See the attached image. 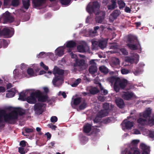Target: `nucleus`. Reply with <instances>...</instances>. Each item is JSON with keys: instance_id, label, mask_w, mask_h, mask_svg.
<instances>
[{"instance_id": "obj_34", "label": "nucleus", "mask_w": 154, "mask_h": 154, "mask_svg": "<svg viewBox=\"0 0 154 154\" xmlns=\"http://www.w3.org/2000/svg\"><path fill=\"white\" fill-rule=\"evenodd\" d=\"M117 3L119 5V8L120 9H122L125 7V4L122 0H119L117 1Z\"/></svg>"}, {"instance_id": "obj_18", "label": "nucleus", "mask_w": 154, "mask_h": 154, "mask_svg": "<svg viewBox=\"0 0 154 154\" xmlns=\"http://www.w3.org/2000/svg\"><path fill=\"white\" fill-rule=\"evenodd\" d=\"M9 92L6 94V97H7L11 98L14 97L15 95V93L17 91L16 88H13L10 90L8 91Z\"/></svg>"}, {"instance_id": "obj_40", "label": "nucleus", "mask_w": 154, "mask_h": 154, "mask_svg": "<svg viewBox=\"0 0 154 154\" xmlns=\"http://www.w3.org/2000/svg\"><path fill=\"white\" fill-rule=\"evenodd\" d=\"M127 45L131 50H136L138 49L137 46L135 45L128 44Z\"/></svg>"}, {"instance_id": "obj_63", "label": "nucleus", "mask_w": 154, "mask_h": 154, "mask_svg": "<svg viewBox=\"0 0 154 154\" xmlns=\"http://www.w3.org/2000/svg\"><path fill=\"white\" fill-rule=\"evenodd\" d=\"M134 133L135 134H140V131L137 129H134Z\"/></svg>"}, {"instance_id": "obj_61", "label": "nucleus", "mask_w": 154, "mask_h": 154, "mask_svg": "<svg viewBox=\"0 0 154 154\" xmlns=\"http://www.w3.org/2000/svg\"><path fill=\"white\" fill-rule=\"evenodd\" d=\"M20 144L22 147H24L26 146V142L24 140H22L20 142Z\"/></svg>"}, {"instance_id": "obj_33", "label": "nucleus", "mask_w": 154, "mask_h": 154, "mask_svg": "<svg viewBox=\"0 0 154 154\" xmlns=\"http://www.w3.org/2000/svg\"><path fill=\"white\" fill-rule=\"evenodd\" d=\"M90 93L92 94H95L100 92V90L96 87L92 88L89 90Z\"/></svg>"}, {"instance_id": "obj_25", "label": "nucleus", "mask_w": 154, "mask_h": 154, "mask_svg": "<svg viewBox=\"0 0 154 154\" xmlns=\"http://www.w3.org/2000/svg\"><path fill=\"white\" fill-rule=\"evenodd\" d=\"M53 73L54 74H57L59 75H63L64 73V70L62 69H60L59 68H56L54 69Z\"/></svg>"}, {"instance_id": "obj_64", "label": "nucleus", "mask_w": 154, "mask_h": 154, "mask_svg": "<svg viewBox=\"0 0 154 154\" xmlns=\"http://www.w3.org/2000/svg\"><path fill=\"white\" fill-rule=\"evenodd\" d=\"M125 12L127 13H130L131 10L129 8V7L126 6L125 9Z\"/></svg>"}, {"instance_id": "obj_6", "label": "nucleus", "mask_w": 154, "mask_h": 154, "mask_svg": "<svg viewBox=\"0 0 154 154\" xmlns=\"http://www.w3.org/2000/svg\"><path fill=\"white\" fill-rule=\"evenodd\" d=\"M37 91L32 92L29 96L26 99L27 102L30 104L35 103L36 101V94Z\"/></svg>"}, {"instance_id": "obj_14", "label": "nucleus", "mask_w": 154, "mask_h": 154, "mask_svg": "<svg viewBox=\"0 0 154 154\" xmlns=\"http://www.w3.org/2000/svg\"><path fill=\"white\" fill-rule=\"evenodd\" d=\"M85 64V60L80 59H77L76 60L75 63H74V66H79L81 67L83 66Z\"/></svg>"}, {"instance_id": "obj_44", "label": "nucleus", "mask_w": 154, "mask_h": 154, "mask_svg": "<svg viewBox=\"0 0 154 154\" xmlns=\"http://www.w3.org/2000/svg\"><path fill=\"white\" fill-rule=\"evenodd\" d=\"M19 0H12L11 5L14 7H17L19 4Z\"/></svg>"}, {"instance_id": "obj_28", "label": "nucleus", "mask_w": 154, "mask_h": 154, "mask_svg": "<svg viewBox=\"0 0 154 154\" xmlns=\"http://www.w3.org/2000/svg\"><path fill=\"white\" fill-rule=\"evenodd\" d=\"M22 3L24 8L26 9L27 10L30 5V2L29 0L26 1L23 0Z\"/></svg>"}, {"instance_id": "obj_21", "label": "nucleus", "mask_w": 154, "mask_h": 154, "mask_svg": "<svg viewBox=\"0 0 154 154\" xmlns=\"http://www.w3.org/2000/svg\"><path fill=\"white\" fill-rule=\"evenodd\" d=\"M64 50L63 47H60L56 50V55L58 56L61 57L64 54Z\"/></svg>"}, {"instance_id": "obj_43", "label": "nucleus", "mask_w": 154, "mask_h": 154, "mask_svg": "<svg viewBox=\"0 0 154 154\" xmlns=\"http://www.w3.org/2000/svg\"><path fill=\"white\" fill-rule=\"evenodd\" d=\"M81 79L80 78L77 79L71 85V86L72 87H76L81 82Z\"/></svg>"}, {"instance_id": "obj_19", "label": "nucleus", "mask_w": 154, "mask_h": 154, "mask_svg": "<svg viewBox=\"0 0 154 154\" xmlns=\"http://www.w3.org/2000/svg\"><path fill=\"white\" fill-rule=\"evenodd\" d=\"M116 103L119 108H122L124 107L125 103L123 100L121 98H118L116 100Z\"/></svg>"}, {"instance_id": "obj_37", "label": "nucleus", "mask_w": 154, "mask_h": 154, "mask_svg": "<svg viewBox=\"0 0 154 154\" xmlns=\"http://www.w3.org/2000/svg\"><path fill=\"white\" fill-rule=\"evenodd\" d=\"M146 122L147 120L146 119H143L141 118H139L137 120V123L142 125H145Z\"/></svg>"}, {"instance_id": "obj_47", "label": "nucleus", "mask_w": 154, "mask_h": 154, "mask_svg": "<svg viewBox=\"0 0 154 154\" xmlns=\"http://www.w3.org/2000/svg\"><path fill=\"white\" fill-rule=\"evenodd\" d=\"M27 73L30 75L33 76L34 74V72L32 69L31 68H29L27 70Z\"/></svg>"}, {"instance_id": "obj_2", "label": "nucleus", "mask_w": 154, "mask_h": 154, "mask_svg": "<svg viewBox=\"0 0 154 154\" xmlns=\"http://www.w3.org/2000/svg\"><path fill=\"white\" fill-rule=\"evenodd\" d=\"M100 5L97 1L90 2L86 7L87 11L90 14L93 13L97 14L100 9Z\"/></svg>"}, {"instance_id": "obj_38", "label": "nucleus", "mask_w": 154, "mask_h": 154, "mask_svg": "<svg viewBox=\"0 0 154 154\" xmlns=\"http://www.w3.org/2000/svg\"><path fill=\"white\" fill-rule=\"evenodd\" d=\"M77 49L78 52L84 53L85 52V47L83 45H79L77 47Z\"/></svg>"}, {"instance_id": "obj_50", "label": "nucleus", "mask_w": 154, "mask_h": 154, "mask_svg": "<svg viewBox=\"0 0 154 154\" xmlns=\"http://www.w3.org/2000/svg\"><path fill=\"white\" fill-rule=\"evenodd\" d=\"M120 50L123 54L126 55H128V52L125 48H121L120 49Z\"/></svg>"}, {"instance_id": "obj_22", "label": "nucleus", "mask_w": 154, "mask_h": 154, "mask_svg": "<svg viewBox=\"0 0 154 154\" xmlns=\"http://www.w3.org/2000/svg\"><path fill=\"white\" fill-rule=\"evenodd\" d=\"M76 45L75 42L71 40L67 42L66 46L68 48H73L76 47Z\"/></svg>"}, {"instance_id": "obj_58", "label": "nucleus", "mask_w": 154, "mask_h": 154, "mask_svg": "<svg viewBox=\"0 0 154 154\" xmlns=\"http://www.w3.org/2000/svg\"><path fill=\"white\" fill-rule=\"evenodd\" d=\"M3 44L4 48H6L7 47L8 45V41L5 40L3 39Z\"/></svg>"}, {"instance_id": "obj_3", "label": "nucleus", "mask_w": 154, "mask_h": 154, "mask_svg": "<svg viewBox=\"0 0 154 154\" xmlns=\"http://www.w3.org/2000/svg\"><path fill=\"white\" fill-rule=\"evenodd\" d=\"M117 81L118 82L117 85L118 87L117 89L115 90L116 92H119L120 90L121 89H124L127 86L128 82V81L124 79H121L119 78Z\"/></svg>"}, {"instance_id": "obj_31", "label": "nucleus", "mask_w": 154, "mask_h": 154, "mask_svg": "<svg viewBox=\"0 0 154 154\" xmlns=\"http://www.w3.org/2000/svg\"><path fill=\"white\" fill-rule=\"evenodd\" d=\"M100 71L104 74H106L109 72L108 69L105 66H101L99 68Z\"/></svg>"}, {"instance_id": "obj_54", "label": "nucleus", "mask_w": 154, "mask_h": 154, "mask_svg": "<svg viewBox=\"0 0 154 154\" xmlns=\"http://www.w3.org/2000/svg\"><path fill=\"white\" fill-rule=\"evenodd\" d=\"M18 152L21 154H25L26 152L24 150V149L21 147L18 148Z\"/></svg>"}, {"instance_id": "obj_51", "label": "nucleus", "mask_w": 154, "mask_h": 154, "mask_svg": "<svg viewBox=\"0 0 154 154\" xmlns=\"http://www.w3.org/2000/svg\"><path fill=\"white\" fill-rule=\"evenodd\" d=\"M57 120L58 119L57 117L56 116H52L50 119L51 122L53 123H54L55 122H57Z\"/></svg>"}, {"instance_id": "obj_11", "label": "nucleus", "mask_w": 154, "mask_h": 154, "mask_svg": "<svg viewBox=\"0 0 154 154\" xmlns=\"http://www.w3.org/2000/svg\"><path fill=\"white\" fill-rule=\"evenodd\" d=\"M119 78L112 76L110 77L109 79V81L111 83H114L113 86L114 90L117 89L118 88L117 85L118 82L117 80L119 79Z\"/></svg>"}, {"instance_id": "obj_62", "label": "nucleus", "mask_w": 154, "mask_h": 154, "mask_svg": "<svg viewBox=\"0 0 154 154\" xmlns=\"http://www.w3.org/2000/svg\"><path fill=\"white\" fill-rule=\"evenodd\" d=\"M89 63L91 65V66L96 65V63L94 62V60H91L89 62Z\"/></svg>"}, {"instance_id": "obj_8", "label": "nucleus", "mask_w": 154, "mask_h": 154, "mask_svg": "<svg viewBox=\"0 0 154 154\" xmlns=\"http://www.w3.org/2000/svg\"><path fill=\"white\" fill-rule=\"evenodd\" d=\"M30 0H29L30 1ZM46 0H32V3L34 8L39 7L42 6L46 2Z\"/></svg>"}, {"instance_id": "obj_27", "label": "nucleus", "mask_w": 154, "mask_h": 154, "mask_svg": "<svg viewBox=\"0 0 154 154\" xmlns=\"http://www.w3.org/2000/svg\"><path fill=\"white\" fill-rule=\"evenodd\" d=\"M99 47L101 49L106 47V42L104 40H99L98 42Z\"/></svg>"}, {"instance_id": "obj_60", "label": "nucleus", "mask_w": 154, "mask_h": 154, "mask_svg": "<svg viewBox=\"0 0 154 154\" xmlns=\"http://www.w3.org/2000/svg\"><path fill=\"white\" fill-rule=\"evenodd\" d=\"M116 0H111V5L114 6L116 8L117 7V6L116 5Z\"/></svg>"}, {"instance_id": "obj_10", "label": "nucleus", "mask_w": 154, "mask_h": 154, "mask_svg": "<svg viewBox=\"0 0 154 154\" xmlns=\"http://www.w3.org/2000/svg\"><path fill=\"white\" fill-rule=\"evenodd\" d=\"M123 123L125 128L127 129H131L134 125V122L132 121H130L127 119H125L123 122Z\"/></svg>"}, {"instance_id": "obj_26", "label": "nucleus", "mask_w": 154, "mask_h": 154, "mask_svg": "<svg viewBox=\"0 0 154 154\" xmlns=\"http://www.w3.org/2000/svg\"><path fill=\"white\" fill-rule=\"evenodd\" d=\"M120 13V11L116 10L112 13L111 15L113 20L116 19Z\"/></svg>"}, {"instance_id": "obj_17", "label": "nucleus", "mask_w": 154, "mask_h": 154, "mask_svg": "<svg viewBox=\"0 0 154 154\" xmlns=\"http://www.w3.org/2000/svg\"><path fill=\"white\" fill-rule=\"evenodd\" d=\"M2 35L7 36L8 37H10V33H11L10 29L8 28H4L1 31Z\"/></svg>"}, {"instance_id": "obj_15", "label": "nucleus", "mask_w": 154, "mask_h": 154, "mask_svg": "<svg viewBox=\"0 0 154 154\" xmlns=\"http://www.w3.org/2000/svg\"><path fill=\"white\" fill-rule=\"evenodd\" d=\"M4 20L6 22L11 23L14 21V18L11 16L9 12H6L4 15Z\"/></svg>"}, {"instance_id": "obj_48", "label": "nucleus", "mask_w": 154, "mask_h": 154, "mask_svg": "<svg viewBox=\"0 0 154 154\" xmlns=\"http://www.w3.org/2000/svg\"><path fill=\"white\" fill-rule=\"evenodd\" d=\"M103 107L104 109V110L108 111L109 109V103H105L103 105Z\"/></svg>"}, {"instance_id": "obj_29", "label": "nucleus", "mask_w": 154, "mask_h": 154, "mask_svg": "<svg viewBox=\"0 0 154 154\" xmlns=\"http://www.w3.org/2000/svg\"><path fill=\"white\" fill-rule=\"evenodd\" d=\"M98 42L93 41L92 42V48L93 50H97L99 47Z\"/></svg>"}, {"instance_id": "obj_52", "label": "nucleus", "mask_w": 154, "mask_h": 154, "mask_svg": "<svg viewBox=\"0 0 154 154\" xmlns=\"http://www.w3.org/2000/svg\"><path fill=\"white\" fill-rule=\"evenodd\" d=\"M121 72L122 74H126L129 72V71L127 69H121Z\"/></svg>"}, {"instance_id": "obj_35", "label": "nucleus", "mask_w": 154, "mask_h": 154, "mask_svg": "<svg viewBox=\"0 0 154 154\" xmlns=\"http://www.w3.org/2000/svg\"><path fill=\"white\" fill-rule=\"evenodd\" d=\"M104 19V16H98L96 18V22L98 23H101Z\"/></svg>"}, {"instance_id": "obj_5", "label": "nucleus", "mask_w": 154, "mask_h": 154, "mask_svg": "<svg viewBox=\"0 0 154 154\" xmlns=\"http://www.w3.org/2000/svg\"><path fill=\"white\" fill-rule=\"evenodd\" d=\"M43 104L39 103H35L34 106V110L35 113L38 115L42 114L44 110L42 108Z\"/></svg>"}, {"instance_id": "obj_59", "label": "nucleus", "mask_w": 154, "mask_h": 154, "mask_svg": "<svg viewBox=\"0 0 154 154\" xmlns=\"http://www.w3.org/2000/svg\"><path fill=\"white\" fill-rule=\"evenodd\" d=\"M45 53L44 52H40L38 55H37V57L38 58H42L43 56L45 55Z\"/></svg>"}, {"instance_id": "obj_32", "label": "nucleus", "mask_w": 154, "mask_h": 154, "mask_svg": "<svg viewBox=\"0 0 154 154\" xmlns=\"http://www.w3.org/2000/svg\"><path fill=\"white\" fill-rule=\"evenodd\" d=\"M113 119L112 117H109L104 119H103L102 122L104 124H107L112 121Z\"/></svg>"}, {"instance_id": "obj_9", "label": "nucleus", "mask_w": 154, "mask_h": 154, "mask_svg": "<svg viewBox=\"0 0 154 154\" xmlns=\"http://www.w3.org/2000/svg\"><path fill=\"white\" fill-rule=\"evenodd\" d=\"M140 148L143 151L142 154H149L150 152V147L145 144L142 143L140 144Z\"/></svg>"}, {"instance_id": "obj_4", "label": "nucleus", "mask_w": 154, "mask_h": 154, "mask_svg": "<svg viewBox=\"0 0 154 154\" xmlns=\"http://www.w3.org/2000/svg\"><path fill=\"white\" fill-rule=\"evenodd\" d=\"M140 152L137 150H134L133 146H128L122 151L121 154H140Z\"/></svg>"}, {"instance_id": "obj_16", "label": "nucleus", "mask_w": 154, "mask_h": 154, "mask_svg": "<svg viewBox=\"0 0 154 154\" xmlns=\"http://www.w3.org/2000/svg\"><path fill=\"white\" fill-rule=\"evenodd\" d=\"M108 111L106 110H100L97 114V116L99 118H102L107 116L109 114Z\"/></svg>"}, {"instance_id": "obj_39", "label": "nucleus", "mask_w": 154, "mask_h": 154, "mask_svg": "<svg viewBox=\"0 0 154 154\" xmlns=\"http://www.w3.org/2000/svg\"><path fill=\"white\" fill-rule=\"evenodd\" d=\"M62 77L60 76H57L55 77L52 80V82L53 85H56L57 82L58 81L62 80Z\"/></svg>"}, {"instance_id": "obj_36", "label": "nucleus", "mask_w": 154, "mask_h": 154, "mask_svg": "<svg viewBox=\"0 0 154 154\" xmlns=\"http://www.w3.org/2000/svg\"><path fill=\"white\" fill-rule=\"evenodd\" d=\"M26 96L25 92H22L19 94L18 99L22 101H25L26 100Z\"/></svg>"}, {"instance_id": "obj_53", "label": "nucleus", "mask_w": 154, "mask_h": 154, "mask_svg": "<svg viewBox=\"0 0 154 154\" xmlns=\"http://www.w3.org/2000/svg\"><path fill=\"white\" fill-rule=\"evenodd\" d=\"M47 126L49 128H51L52 130H55L56 128H57V126L56 125H53L52 123L48 124Z\"/></svg>"}, {"instance_id": "obj_56", "label": "nucleus", "mask_w": 154, "mask_h": 154, "mask_svg": "<svg viewBox=\"0 0 154 154\" xmlns=\"http://www.w3.org/2000/svg\"><path fill=\"white\" fill-rule=\"evenodd\" d=\"M26 133H29L31 132H32L33 130V129L29 128H26L25 129Z\"/></svg>"}, {"instance_id": "obj_46", "label": "nucleus", "mask_w": 154, "mask_h": 154, "mask_svg": "<svg viewBox=\"0 0 154 154\" xmlns=\"http://www.w3.org/2000/svg\"><path fill=\"white\" fill-rule=\"evenodd\" d=\"M112 62L115 65H119L120 64V60L118 58H114L112 60Z\"/></svg>"}, {"instance_id": "obj_20", "label": "nucleus", "mask_w": 154, "mask_h": 154, "mask_svg": "<svg viewBox=\"0 0 154 154\" xmlns=\"http://www.w3.org/2000/svg\"><path fill=\"white\" fill-rule=\"evenodd\" d=\"M151 112V109L150 108H148L144 112L142 116L145 118H149Z\"/></svg>"}, {"instance_id": "obj_55", "label": "nucleus", "mask_w": 154, "mask_h": 154, "mask_svg": "<svg viewBox=\"0 0 154 154\" xmlns=\"http://www.w3.org/2000/svg\"><path fill=\"white\" fill-rule=\"evenodd\" d=\"M98 99L99 100L102 102H104L105 100V97L103 96H99Z\"/></svg>"}, {"instance_id": "obj_12", "label": "nucleus", "mask_w": 154, "mask_h": 154, "mask_svg": "<svg viewBox=\"0 0 154 154\" xmlns=\"http://www.w3.org/2000/svg\"><path fill=\"white\" fill-rule=\"evenodd\" d=\"M134 95V93L132 92H125L122 95V97L125 100H128L132 98Z\"/></svg>"}, {"instance_id": "obj_42", "label": "nucleus", "mask_w": 154, "mask_h": 154, "mask_svg": "<svg viewBox=\"0 0 154 154\" xmlns=\"http://www.w3.org/2000/svg\"><path fill=\"white\" fill-rule=\"evenodd\" d=\"M81 101V98L80 97H78L75 98L73 100V104L77 106L80 103Z\"/></svg>"}, {"instance_id": "obj_57", "label": "nucleus", "mask_w": 154, "mask_h": 154, "mask_svg": "<svg viewBox=\"0 0 154 154\" xmlns=\"http://www.w3.org/2000/svg\"><path fill=\"white\" fill-rule=\"evenodd\" d=\"M107 8L109 10H112L115 9L116 7L110 4L107 5Z\"/></svg>"}, {"instance_id": "obj_45", "label": "nucleus", "mask_w": 154, "mask_h": 154, "mask_svg": "<svg viewBox=\"0 0 154 154\" xmlns=\"http://www.w3.org/2000/svg\"><path fill=\"white\" fill-rule=\"evenodd\" d=\"M125 61L129 63H132L134 62V59L131 57H127L125 58Z\"/></svg>"}, {"instance_id": "obj_24", "label": "nucleus", "mask_w": 154, "mask_h": 154, "mask_svg": "<svg viewBox=\"0 0 154 154\" xmlns=\"http://www.w3.org/2000/svg\"><path fill=\"white\" fill-rule=\"evenodd\" d=\"M97 71V67L96 65L91 66L89 68V72L92 75H93Z\"/></svg>"}, {"instance_id": "obj_30", "label": "nucleus", "mask_w": 154, "mask_h": 154, "mask_svg": "<svg viewBox=\"0 0 154 154\" xmlns=\"http://www.w3.org/2000/svg\"><path fill=\"white\" fill-rule=\"evenodd\" d=\"M139 141L138 140H133L131 143L129 144L128 146H133L134 147V150H137L136 146L138 144Z\"/></svg>"}, {"instance_id": "obj_41", "label": "nucleus", "mask_w": 154, "mask_h": 154, "mask_svg": "<svg viewBox=\"0 0 154 154\" xmlns=\"http://www.w3.org/2000/svg\"><path fill=\"white\" fill-rule=\"evenodd\" d=\"M71 0H59L62 5H69Z\"/></svg>"}, {"instance_id": "obj_23", "label": "nucleus", "mask_w": 154, "mask_h": 154, "mask_svg": "<svg viewBox=\"0 0 154 154\" xmlns=\"http://www.w3.org/2000/svg\"><path fill=\"white\" fill-rule=\"evenodd\" d=\"M91 130V126L90 124H87L83 126V131L85 133H89Z\"/></svg>"}, {"instance_id": "obj_1", "label": "nucleus", "mask_w": 154, "mask_h": 154, "mask_svg": "<svg viewBox=\"0 0 154 154\" xmlns=\"http://www.w3.org/2000/svg\"><path fill=\"white\" fill-rule=\"evenodd\" d=\"M3 117L5 122H9L11 120L17 119V117L14 116L12 111L11 113L6 114L4 110H0V124L3 122Z\"/></svg>"}, {"instance_id": "obj_13", "label": "nucleus", "mask_w": 154, "mask_h": 154, "mask_svg": "<svg viewBox=\"0 0 154 154\" xmlns=\"http://www.w3.org/2000/svg\"><path fill=\"white\" fill-rule=\"evenodd\" d=\"M14 115L17 117V119L18 118V114L20 116H22L25 114L24 112L22 111L19 108H15L14 110L12 111Z\"/></svg>"}, {"instance_id": "obj_7", "label": "nucleus", "mask_w": 154, "mask_h": 154, "mask_svg": "<svg viewBox=\"0 0 154 154\" xmlns=\"http://www.w3.org/2000/svg\"><path fill=\"white\" fill-rule=\"evenodd\" d=\"M36 95V97L38 99V101L39 102H45L48 100V96L47 95H42L41 93L39 91H37Z\"/></svg>"}, {"instance_id": "obj_49", "label": "nucleus", "mask_w": 154, "mask_h": 154, "mask_svg": "<svg viewBox=\"0 0 154 154\" xmlns=\"http://www.w3.org/2000/svg\"><path fill=\"white\" fill-rule=\"evenodd\" d=\"M86 106V104L85 102L82 103L79 106V109L80 110H82L85 109Z\"/></svg>"}]
</instances>
